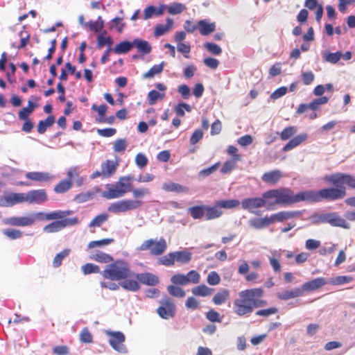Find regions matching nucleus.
I'll return each instance as SVG.
<instances>
[{
	"instance_id": "42",
	"label": "nucleus",
	"mask_w": 355,
	"mask_h": 355,
	"mask_svg": "<svg viewBox=\"0 0 355 355\" xmlns=\"http://www.w3.org/2000/svg\"><path fill=\"white\" fill-rule=\"evenodd\" d=\"M90 259L94 261L105 263H110L113 260L112 256L101 251H98L96 253L92 254L90 256Z\"/></svg>"
},
{
	"instance_id": "28",
	"label": "nucleus",
	"mask_w": 355,
	"mask_h": 355,
	"mask_svg": "<svg viewBox=\"0 0 355 355\" xmlns=\"http://www.w3.org/2000/svg\"><path fill=\"white\" fill-rule=\"evenodd\" d=\"M248 224L254 229L261 230L268 227L270 225V220L268 216L264 218H253L249 220Z\"/></svg>"
},
{
	"instance_id": "32",
	"label": "nucleus",
	"mask_w": 355,
	"mask_h": 355,
	"mask_svg": "<svg viewBox=\"0 0 355 355\" xmlns=\"http://www.w3.org/2000/svg\"><path fill=\"white\" fill-rule=\"evenodd\" d=\"M55 121V118L53 115H49L44 120L40 121L37 125V132L40 134H44L48 128L53 125Z\"/></svg>"
},
{
	"instance_id": "23",
	"label": "nucleus",
	"mask_w": 355,
	"mask_h": 355,
	"mask_svg": "<svg viewBox=\"0 0 355 355\" xmlns=\"http://www.w3.org/2000/svg\"><path fill=\"white\" fill-rule=\"evenodd\" d=\"M302 296V289L300 288H293L291 290H285L277 293V297L281 300H288L290 299Z\"/></svg>"
},
{
	"instance_id": "41",
	"label": "nucleus",
	"mask_w": 355,
	"mask_h": 355,
	"mask_svg": "<svg viewBox=\"0 0 355 355\" xmlns=\"http://www.w3.org/2000/svg\"><path fill=\"white\" fill-rule=\"evenodd\" d=\"M342 55L343 53L340 51H336L335 53L324 51L323 53L324 60L331 64H336L340 60Z\"/></svg>"
},
{
	"instance_id": "44",
	"label": "nucleus",
	"mask_w": 355,
	"mask_h": 355,
	"mask_svg": "<svg viewBox=\"0 0 355 355\" xmlns=\"http://www.w3.org/2000/svg\"><path fill=\"white\" fill-rule=\"evenodd\" d=\"M164 66V62L153 65L146 73L143 74V78H151L155 75L160 73L163 70Z\"/></svg>"
},
{
	"instance_id": "1",
	"label": "nucleus",
	"mask_w": 355,
	"mask_h": 355,
	"mask_svg": "<svg viewBox=\"0 0 355 355\" xmlns=\"http://www.w3.org/2000/svg\"><path fill=\"white\" fill-rule=\"evenodd\" d=\"M263 290L254 288L240 291L238 297L234 300L233 311L239 316H248L253 312V297H262Z\"/></svg>"
},
{
	"instance_id": "8",
	"label": "nucleus",
	"mask_w": 355,
	"mask_h": 355,
	"mask_svg": "<svg viewBox=\"0 0 355 355\" xmlns=\"http://www.w3.org/2000/svg\"><path fill=\"white\" fill-rule=\"evenodd\" d=\"M268 198L264 197L248 198H245L241 202V206L243 209H246L252 214L259 215V211L254 209L266 206L267 209H272V203L267 202Z\"/></svg>"
},
{
	"instance_id": "40",
	"label": "nucleus",
	"mask_w": 355,
	"mask_h": 355,
	"mask_svg": "<svg viewBox=\"0 0 355 355\" xmlns=\"http://www.w3.org/2000/svg\"><path fill=\"white\" fill-rule=\"evenodd\" d=\"M72 187V181L68 179L63 180L54 187V191L57 193H63L69 191Z\"/></svg>"
},
{
	"instance_id": "27",
	"label": "nucleus",
	"mask_w": 355,
	"mask_h": 355,
	"mask_svg": "<svg viewBox=\"0 0 355 355\" xmlns=\"http://www.w3.org/2000/svg\"><path fill=\"white\" fill-rule=\"evenodd\" d=\"M223 214L222 210L220 209L219 206H218L217 202H216L214 205L207 206L205 205V218L206 220H213L220 217Z\"/></svg>"
},
{
	"instance_id": "38",
	"label": "nucleus",
	"mask_w": 355,
	"mask_h": 355,
	"mask_svg": "<svg viewBox=\"0 0 355 355\" xmlns=\"http://www.w3.org/2000/svg\"><path fill=\"white\" fill-rule=\"evenodd\" d=\"M73 214V211L71 210H66V211H55L46 214H44V216L46 220H57L65 218L67 216H69Z\"/></svg>"
},
{
	"instance_id": "35",
	"label": "nucleus",
	"mask_w": 355,
	"mask_h": 355,
	"mask_svg": "<svg viewBox=\"0 0 355 355\" xmlns=\"http://www.w3.org/2000/svg\"><path fill=\"white\" fill-rule=\"evenodd\" d=\"M132 48V42L124 40L116 44L113 49V51L116 54H125Z\"/></svg>"
},
{
	"instance_id": "16",
	"label": "nucleus",
	"mask_w": 355,
	"mask_h": 355,
	"mask_svg": "<svg viewBox=\"0 0 355 355\" xmlns=\"http://www.w3.org/2000/svg\"><path fill=\"white\" fill-rule=\"evenodd\" d=\"M132 277L136 278L139 282L147 286H155L159 283L158 277L150 272L135 273L133 272Z\"/></svg>"
},
{
	"instance_id": "15",
	"label": "nucleus",
	"mask_w": 355,
	"mask_h": 355,
	"mask_svg": "<svg viewBox=\"0 0 355 355\" xmlns=\"http://www.w3.org/2000/svg\"><path fill=\"white\" fill-rule=\"evenodd\" d=\"M295 203L306 201L309 202H320L319 191L307 190L300 191L295 195Z\"/></svg>"
},
{
	"instance_id": "13",
	"label": "nucleus",
	"mask_w": 355,
	"mask_h": 355,
	"mask_svg": "<svg viewBox=\"0 0 355 355\" xmlns=\"http://www.w3.org/2000/svg\"><path fill=\"white\" fill-rule=\"evenodd\" d=\"M47 199L46 192L44 189L32 190L25 193V202L29 204H42Z\"/></svg>"
},
{
	"instance_id": "21",
	"label": "nucleus",
	"mask_w": 355,
	"mask_h": 355,
	"mask_svg": "<svg viewBox=\"0 0 355 355\" xmlns=\"http://www.w3.org/2000/svg\"><path fill=\"white\" fill-rule=\"evenodd\" d=\"M166 8V5L165 4H162L158 8L155 6H147L144 10V19H149L153 16H161L163 15Z\"/></svg>"
},
{
	"instance_id": "48",
	"label": "nucleus",
	"mask_w": 355,
	"mask_h": 355,
	"mask_svg": "<svg viewBox=\"0 0 355 355\" xmlns=\"http://www.w3.org/2000/svg\"><path fill=\"white\" fill-rule=\"evenodd\" d=\"M218 206H219L220 209H233L239 205L240 202L238 200L232 199V200H218L216 201Z\"/></svg>"
},
{
	"instance_id": "25",
	"label": "nucleus",
	"mask_w": 355,
	"mask_h": 355,
	"mask_svg": "<svg viewBox=\"0 0 355 355\" xmlns=\"http://www.w3.org/2000/svg\"><path fill=\"white\" fill-rule=\"evenodd\" d=\"M162 189L167 192H175L178 193H188L189 190L187 187L172 182L163 183Z\"/></svg>"
},
{
	"instance_id": "60",
	"label": "nucleus",
	"mask_w": 355,
	"mask_h": 355,
	"mask_svg": "<svg viewBox=\"0 0 355 355\" xmlns=\"http://www.w3.org/2000/svg\"><path fill=\"white\" fill-rule=\"evenodd\" d=\"M108 218L107 214H101L96 216L89 224V227H100Z\"/></svg>"
},
{
	"instance_id": "50",
	"label": "nucleus",
	"mask_w": 355,
	"mask_h": 355,
	"mask_svg": "<svg viewBox=\"0 0 355 355\" xmlns=\"http://www.w3.org/2000/svg\"><path fill=\"white\" fill-rule=\"evenodd\" d=\"M69 249H64V250L58 253L53 260V266L54 268H58L59 266H60L63 259L69 254Z\"/></svg>"
},
{
	"instance_id": "55",
	"label": "nucleus",
	"mask_w": 355,
	"mask_h": 355,
	"mask_svg": "<svg viewBox=\"0 0 355 355\" xmlns=\"http://www.w3.org/2000/svg\"><path fill=\"white\" fill-rule=\"evenodd\" d=\"M329 101V98L327 96H321L318 98H315L313 101L309 103V109L315 111L319 109L321 105L326 104Z\"/></svg>"
},
{
	"instance_id": "39",
	"label": "nucleus",
	"mask_w": 355,
	"mask_h": 355,
	"mask_svg": "<svg viewBox=\"0 0 355 355\" xmlns=\"http://www.w3.org/2000/svg\"><path fill=\"white\" fill-rule=\"evenodd\" d=\"M186 8V6L182 3L173 2L169 5H166V9L168 10V12L170 15H175L182 13Z\"/></svg>"
},
{
	"instance_id": "36",
	"label": "nucleus",
	"mask_w": 355,
	"mask_h": 355,
	"mask_svg": "<svg viewBox=\"0 0 355 355\" xmlns=\"http://www.w3.org/2000/svg\"><path fill=\"white\" fill-rule=\"evenodd\" d=\"M166 21V23L165 25L158 24L156 26L154 31L155 36H161L172 28L173 25V20L171 18L168 17Z\"/></svg>"
},
{
	"instance_id": "30",
	"label": "nucleus",
	"mask_w": 355,
	"mask_h": 355,
	"mask_svg": "<svg viewBox=\"0 0 355 355\" xmlns=\"http://www.w3.org/2000/svg\"><path fill=\"white\" fill-rule=\"evenodd\" d=\"M175 261L180 263H188L192 259V253L185 249L180 251H175Z\"/></svg>"
},
{
	"instance_id": "56",
	"label": "nucleus",
	"mask_w": 355,
	"mask_h": 355,
	"mask_svg": "<svg viewBox=\"0 0 355 355\" xmlns=\"http://www.w3.org/2000/svg\"><path fill=\"white\" fill-rule=\"evenodd\" d=\"M114 241L113 239H103L99 241H92L87 245L88 248L92 249L94 248H101L105 245H108Z\"/></svg>"
},
{
	"instance_id": "20",
	"label": "nucleus",
	"mask_w": 355,
	"mask_h": 355,
	"mask_svg": "<svg viewBox=\"0 0 355 355\" xmlns=\"http://www.w3.org/2000/svg\"><path fill=\"white\" fill-rule=\"evenodd\" d=\"M327 223L333 227H340L345 229L350 228L349 224L336 212L328 213Z\"/></svg>"
},
{
	"instance_id": "61",
	"label": "nucleus",
	"mask_w": 355,
	"mask_h": 355,
	"mask_svg": "<svg viewBox=\"0 0 355 355\" xmlns=\"http://www.w3.org/2000/svg\"><path fill=\"white\" fill-rule=\"evenodd\" d=\"M353 278L349 276H338L334 278H331L328 281V284L333 285H341L351 282Z\"/></svg>"
},
{
	"instance_id": "37",
	"label": "nucleus",
	"mask_w": 355,
	"mask_h": 355,
	"mask_svg": "<svg viewBox=\"0 0 355 355\" xmlns=\"http://www.w3.org/2000/svg\"><path fill=\"white\" fill-rule=\"evenodd\" d=\"M188 212L193 219H201L205 216V205H197L189 207Z\"/></svg>"
},
{
	"instance_id": "45",
	"label": "nucleus",
	"mask_w": 355,
	"mask_h": 355,
	"mask_svg": "<svg viewBox=\"0 0 355 355\" xmlns=\"http://www.w3.org/2000/svg\"><path fill=\"white\" fill-rule=\"evenodd\" d=\"M230 292L227 289H223L220 292H218L213 297V302L216 305H220L225 302L229 297Z\"/></svg>"
},
{
	"instance_id": "7",
	"label": "nucleus",
	"mask_w": 355,
	"mask_h": 355,
	"mask_svg": "<svg viewBox=\"0 0 355 355\" xmlns=\"http://www.w3.org/2000/svg\"><path fill=\"white\" fill-rule=\"evenodd\" d=\"M143 205L141 200L126 199L112 203L107 210L114 214L124 213L139 208Z\"/></svg>"
},
{
	"instance_id": "26",
	"label": "nucleus",
	"mask_w": 355,
	"mask_h": 355,
	"mask_svg": "<svg viewBox=\"0 0 355 355\" xmlns=\"http://www.w3.org/2000/svg\"><path fill=\"white\" fill-rule=\"evenodd\" d=\"M132 46L136 47L139 52L143 55L149 54L152 51V47L146 40L136 38L132 41Z\"/></svg>"
},
{
	"instance_id": "29",
	"label": "nucleus",
	"mask_w": 355,
	"mask_h": 355,
	"mask_svg": "<svg viewBox=\"0 0 355 355\" xmlns=\"http://www.w3.org/2000/svg\"><path fill=\"white\" fill-rule=\"evenodd\" d=\"M198 27L201 35H208L215 31L216 24L214 22L209 23L206 19H202L198 22Z\"/></svg>"
},
{
	"instance_id": "3",
	"label": "nucleus",
	"mask_w": 355,
	"mask_h": 355,
	"mask_svg": "<svg viewBox=\"0 0 355 355\" xmlns=\"http://www.w3.org/2000/svg\"><path fill=\"white\" fill-rule=\"evenodd\" d=\"M265 198H275V202H271L272 205L275 204L290 205L295 203V195L292 190L288 188H282L277 189H271L263 193Z\"/></svg>"
},
{
	"instance_id": "6",
	"label": "nucleus",
	"mask_w": 355,
	"mask_h": 355,
	"mask_svg": "<svg viewBox=\"0 0 355 355\" xmlns=\"http://www.w3.org/2000/svg\"><path fill=\"white\" fill-rule=\"evenodd\" d=\"M44 213H31L25 216H12L5 219L4 223L12 226L26 227L33 225L36 220H42Z\"/></svg>"
},
{
	"instance_id": "57",
	"label": "nucleus",
	"mask_w": 355,
	"mask_h": 355,
	"mask_svg": "<svg viewBox=\"0 0 355 355\" xmlns=\"http://www.w3.org/2000/svg\"><path fill=\"white\" fill-rule=\"evenodd\" d=\"M3 234L11 240L20 239L23 235L22 232L19 230H15L11 228L3 230Z\"/></svg>"
},
{
	"instance_id": "2",
	"label": "nucleus",
	"mask_w": 355,
	"mask_h": 355,
	"mask_svg": "<svg viewBox=\"0 0 355 355\" xmlns=\"http://www.w3.org/2000/svg\"><path fill=\"white\" fill-rule=\"evenodd\" d=\"M101 274L105 279L121 281L132 277L133 271L130 270V266L127 261L116 260L107 264Z\"/></svg>"
},
{
	"instance_id": "59",
	"label": "nucleus",
	"mask_w": 355,
	"mask_h": 355,
	"mask_svg": "<svg viewBox=\"0 0 355 355\" xmlns=\"http://www.w3.org/2000/svg\"><path fill=\"white\" fill-rule=\"evenodd\" d=\"M123 19V17H116L114 19H112L110 22V28H116V31L121 33L123 31V28L125 26L124 23H121L122 20Z\"/></svg>"
},
{
	"instance_id": "43",
	"label": "nucleus",
	"mask_w": 355,
	"mask_h": 355,
	"mask_svg": "<svg viewBox=\"0 0 355 355\" xmlns=\"http://www.w3.org/2000/svg\"><path fill=\"white\" fill-rule=\"evenodd\" d=\"M271 254L273 257H268L270 265L272 268L275 272H279L281 271L282 267L279 261L277 259L275 258V257H280L281 253L279 251L274 250L271 252Z\"/></svg>"
},
{
	"instance_id": "62",
	"label": "nucleus",
	"mask_w": 355,
	"mask_h": 355,
	"mask_svg": "<svg viewBox=\"0 0 355 355\" xmlns=\"http://www.w3.org/2000/svg\"><path fill=\"white\" fill-rule=\"evenodd\" d=\"M187 279L185 275L181 274V273L175 274L171 277V282L174 285H177V286L187 285Z\"/></svg>"
},
{
	"instance_id": "19",
	"label": "nucleus",
	"mask_w": 355,
	"mask_h": 355,
	"mask_svg": "<svg viewBox=\"0 0 355 355\" xmlns=\"http://www.w3.org/2000/svg\"><path fill=\"white\" fill-rule=\"evenodd\" d=\"M300 215V211H279L278 213L272 214L268 216L269 220H270V225L275 221L277 222H284L286 220L297 217Z\"/></svg>"
},
{
	"instance_id": "58",
	"label": "nucleus",
	"mask_w": 355,
	"mask_h": 355,
	"mask_svg": "<svg viewBox=\"0 0 355 355\" xmlns=\"http://www.w3.org/2000/svg\"><path fill=\"white\" fill-rule=\"evenodd\" d=\"M175 261L174 252H172L161 257L159 263L165 266H171L175 264Z\"/></svg>"
},
{
	"instance_id": "64",
	"label": "nucleus",
	"mask_w": 355,
	"mask_h": 355,
	"mask_svg": "<svg viewBox=\"0 0 355 355\" xmlns=\"http://www.w3.org/2000/svg\"><path fill=\"white\" fill-rule=\"evenodd\" d=\"M205 47L209 53L214 55H219L222 53L220 46L215 43L206 42Z\"/></svg>"
},
{
	"instance_id": "10",
	"label": "nucleus",
	"mask_w": 355,
	"mask_h": 355,
	"mask_svg": "<svg viewBox=\"0 0 355 355\" xmlns=\"http://www.w3.org/2000/svg\"><path fill=\"white\" fill-rule=\"evenodd\" d=\"M105 334L110 337L109 344L115 351L121 354L127 353V348L123 344L125 337L122 332L106 330Z\"/></svg>"
},
{
	"instance_id": "46",
	"label": "nucleus",
	"mask_w": 355,
	"mask_h": 355,
	"mask_svg": "<svg viewBox=\"0 0 355 355\" xmlns=\"http://www.w3.org/2000/svg\"><path fill=\"white\" fill-rule=\"evenodd\" d=\"M96 192L94 191H88L85 193H80L77 194L74 200L78 203H83L89 201L94 197Z\"/></svg>"
},
{
	"instance_id": "18",
	"label": "nucleus",
	"mask_w": 355,
	"mask_h": 355,
	"mask_svg": "<svg viewBox=\"0 0 355 355\" xmlns=\"http://www.w3.org/2000/svg\"><path fill=\"white\" fill-rule=\"evenodd\" d=\"M25 177L26 179L38 182H49L55 178V175L49 172H28L26 173Z\"/></svg>"
},
{
	"instance_id": "52",
	"label": "nucleus",
	"mask_w": 355,
	"mask_h": 355,
	"mask_svg": "<svg viewBox=\"0 0 355 355\" xmlns=\"http://www.w3.org/2000/svg\"><path fill=\"white\" fill-rule=\"evenodd\" d=\"M297 131L295 126H288L285 128L279 134L280 138L283 141L288 140L291 138Z\"/></svg>"
},
{
	"instance_id": "12",
	"label": "nucleus",
	"mask_w": 355,
	"mask_h": 355,
	"mask_svg": "<svg viewBox=\"0 0 355 355\" xmlns=\"http://www.w3.org/2000/svg\"><path fill=\"white\" fill-rule=\"evenodd\" d=\"M345 194V187L341 184H340V187H336V188L330 187L319 191L320 201L322 199L328 200L342 199Z\"/></svg>"
},
{
	"instance_id": "54",
	"label": "nucleus",
	"mask_w": 355,
	"mask_h": 355,
	"mask_svg": "<svg viewBox=\"0 0 355 355\" xmlns=\"http://www.w3.org/2000/svg\"><path fill=\"white\" fill-rule=\"evenodd\" d=\"M185 276L187 279V285L189 284H197L200 281V275L195 270H190Z\"/></svg>"
},
{
	"instance_id": "63",
	"label": "nucleus",
	"mask_w": 355,
	"mask_h": 355,
	"mask_svg": "<svg viewBox=\"0 0 355 355\" xmlns=\"http://www.w3.org/2000/svg\"><path fill=\"white\" fill-rule=\"evenodd\" d=\"M43 230L47 233H54L60 232L62 229L60 225V222L59 220H55L44 226Z\"/></svg>"
},
{
	"instance_id": "11",
	"label": "nucleus",
	"mask_w": 355,
	"mask_h": 355,
	"mask_svg": "<svg viewBox=\"0 0 355 355\" xmlns=\"http://www.w3.org/2000/svg\"><path fill=\"white\" fill-rule=\"evenodd\" d=\"M325 180L332 183L336 187H340V184H345L352 189H355V178L348 174L334 173L325 177Z\"/></svg>"
},
{
	"instance_id": "33",
	"label": "nucleus",
	"mask_w": 355,
	"mask_h": 355,
	"mask_svg": "<svg viewBox=\"0 0 355 355\" xmlns=\"http://www.w3.org/2000/svg\"><path fill=\"white\" fill-rule=\"evenodd\" d=\"M214 289L211 288H209L205 284H201L198 286H196L191 289V293L196 295L199 297H207L209 296Z\"/></svg>"
},
{
	"instance_id": "17",
	"label": "nucleus",
	"mask_w": 355,
	"mask_h": 355,
	"mask_svg": "<svg viewBox=\"0 0 355 355\" xmlns=\"http://www.w3.org/2000/svg\"><path fill=\"white\" fill-rule=\"evenodd\" d=\"M328 284V281L324 277H317L302 284V295L304 292H312Z\"/></svg>"
},
{
	"instance_id": "22",
	"label": "nucleus",
	"mask_w": 355,
	"mask_h": 355,
	"mask_svg": "<svg viewBox=\"0 0 355 355\" xmlns=\"http://www.w3.org/2000/svg\"><path fill=\"white\" fill-rule=\"evenodd\" d=\"M282 176L283 175L281 171L274 170L265 173L262 175L261 180L266 183L274 185L279 182Z\"/></svg>"
},
{
	"instance_id": "53",
	"label": "nucleus",
	"mask_w": 355,
	"mask_h": 355,
	"mask_svg": "<svg viewBox=\"0 0 355 355\" xmlns=\"http://www.w3.org/2000/svg\"><path fill=\"white\" fill-rule=\"evenodd\" d=\"M175 112L178 116H184L185 114L184 111L190 112L191 111V107L184 102L178 103L174 107Z\"/></svg>"
},
{
	"instance_id": "34",
	"label": "nucleus",
	"mask_w": 355,
	"mask_h": 355,
	"mask_svg": "<svg viewBox=\"0 0 355 355\" xmlns=\"http://www.w3.org/2000/svg\"><path fill=\"white\" fill-rule=\"evenodd\" d=\"M123 281L119 283V285L126 291L137 292L140 288V285L137 280L135 279H123Z\"/></svg>"
},
{
	"instance_id": "14",
	"label": "nucleus",
	"mask_w": 355,
	"mask_h": 355,
	"mask_svg": "<svg viewBox=\"0 0 355 355\" xmlns=\"http://www.w3.org/2000/svg\"><path fill=\"white\" fill-rule=\"evenodd\" d=\"M4 207H12L17 204L25 202V193H10L1 200Z\"/></svg>"
},
{
	"instance_id": "49",
	"label": "nucleus",
	"mask_w": 355,
	"mask_h": 355,
	"mask_svg": "<svg viewBox=\"0 0 355 355\" xmlns=\"http://www.w3.org/2000/svg\"><path fill=\"white\" fill-rule=\"evenodd\" d=\"M164 93H161L157 92V90L153 89L150 91L148 94V103L150 105H153L156 103V102L158 100L164 98Z\"/></svg>"
},
{
	"instance_id": "5",
	"label": "nucleus",
	"mask_w": 355,
	"mask_h": 355,
	"mask_svg": "<svg viewBox=\"0 0 355 355\" xmlns=\"http://www.w3.org/2000/svg\"><path fill=\"white\" fill-rule=\"evenodd\" d=\"M167 249V243L164 238L159 239H150L145 240L138 248L139 251L150 250L153 256L162 255Z\"/></svg>"
},
{
	"instance_id": "31",
	"label": "nucleus",
	"mask_w": 355,
	"mask_h": 355,
	"mask_svg": "<svg viewBox=\"0 0 355 355\" xmlns=\"http://www.w3.org/2000/svg\"><path fill=\"white\" fill-rule=\"evenodd\" d=\"M117 164L112 160H107L101 164V170L103 177H110L116 170Z\"/></svg>"
},
{
	"instance_id": "51",
	"label": "nucleus",
	"mask_w": 355,
	"mask_h": 355,
	"mask_svg": "<svg viewBox=\"0 0 355 355\" xmlns=\"http://www.w3.org/2000/svg\"><path fill=\"white\" fill-rule=\"evenodd\" d=\"M168 293L175 297H183L185 296V291L177 285H169L167 286Z\"/></svg>"
},
{
	"instance_id": "47",
	"label": "nucleus",
	"mask_w": 355,
	"mask_h": 355,
	"mask_svg": "<svg viewBox=\"0 0 355 355\" xmlns=\"http://www.w3.org/2000/svg\"><path fill=\"white\" fill-rule=\"evenodd\" d=\"M106 31H104L103 34H100L97 36V46L98 48L101 49L104 46L107 45L108 47H111L113 44V40L111 37H105Z\"/></svg>"
},
{
	"instance_id": "4",
	"label": "nucleus",
	"mask_w": 355,
	"mask_h": 355,
	"mask_svg": "<svg viewBox=\"0 0 355 355\" xmlns=\"http://www.w3.org/2000/svg\"><path fill=\"white\" fill-rule=\"evenodd\" d=\"M107 190L103 192L102 196L106 199H114L123 197L126 193L132 190L131 182H125L124 179L121 177L118 182L110 186Z\"/></svg>"
},
{
	"instance_id": "24",
	"label": "nucleus",
	"mask_w": 355,
	"mask_h": 355,
	"mask_svg": "<svg viewBox=\"0 0 355 355\" xmlns=\"http://www.w3.org/2000/svg\"><path fill=\"white\" fill-rule=\"evenodd\" d=\"M307 137L308 135L306 133H302L295 136L283 147L282 150L287 152L293 149L304 142L307 139Z\"/></svg>"
},
{
	"instance_id": "9",
	"label": "nucleus",
	"mask_w": 355,
	"mask_h": 355,
	"mask_svg": "<svg viewBox=\"0 0 355 355\" xmlns=\"http://www.w3.org/2000/svg\"><path fill=\"white\" fill-rule=\"evenodd\" d=\"M160 306L157 309V313L162 319L168 320L175 314V304L173 300L168 296H164L159 301Z\"/></svg>"
}]
</instances>
